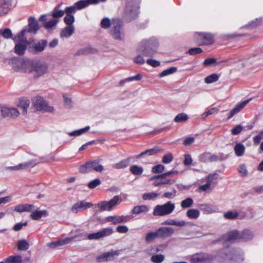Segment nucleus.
Instances as JSON below:
<instances>
[{
  "label": "nucleus",
  "instance_id": "obj_45",
  "mask_svg": "<svg viewBox=\"0 0 263 263\" xmlns=\"http://www.w3.org/2000/svg\"><path fill=\"white\" fill-rule=\"evenodd\" d=\"M31 163L29 162H26L24 163H21L17 165L14 166H11L8 167L9 170H22V169H25L27 168L28 166H30L31 165Z\"/></svg>",
  "mask_w": 263,
  "mask_h": 263
},
{
  "label": "nucleus",
  "instance_id": "obj_12",
  "mask_svg": "<svg viewBox=\"0 0 263 263\" xmlns=\"http://www.w3.org/2000/svg\"><path fill=\"white\" fill-rule=\"evenodd\" d=\"M92 206L93 204L92 203L82 200L74 203L71 208V211L74 213H77L90 208Z\"/></svg>",
  "mask_w": 263,
  "mask_h": 263
},
{
  "label": "nucleus",
  "instance_id": "obj_4",
  "mask_svg": "<svg viewBox=\"0 0 263 263\" xmlns=\"http://www.w3.org/2000/svg\"><path fill=\"white\" fill-rule=\"evenodd\" d=\"M175 204L168 201L164 204L156 205L153 210L154 216H163L171 214L175 209Z\"/></svg>",
  "mask_w": 263,
  "mask_h": 263
},
{
  "label": "nucleus",
  "instance_id": "obj_63",
  "mask_svg": "<svg viewBox=\"0 0 263 263\" xmlns=\"http://www.w3.org/2000/svg\"><path fill=\"white\" fill-rule=\"evenodd\" d=\"M165 170V167L161 164H159L154 166L152 168V172L154 173H161Z\"/></svg>",
  "mask_w": 263,
  "mask_h": 263
},
{
  "label": "nucleus",
  "instance_id": "obj_39",
  "mask_svg": "<svg viewBox=\"0 0 263 263\" xmlns=\"http://www.w3.org/2000/svg\"><path fill=\"white\" fill-rule=\"evenodd\" d=\"M159 194L155 192L146 193L143 194L142 198L144 200H155L158 196Z\"/></svg>",
  "mask_w": 263,
  "mask_h": 263
},
{
  "label": "nucleus",
  "instance_id": "obj_7",
  "mask_svg": "<svg viewBox=\"0 0 263 263\" xmlns=\"http://www.w3.org/2000/svg\"><path fill=\"white\" fill-rule=\"evenodd\" d=\"M213 260V256L206 253H196L191 256L192 263H210Z\"/></svg>",
  "mask_w": 263,
  "mask_h": 263
},
{
  "label": "nucleus",
  "instance_id": "obj_22",
  "mask_svg": "<svg viewBox=\"0 0 263 263\" xmlns=\"http://www.w3.org/2000/svg\"><path fill=\"white\" fill-rule=\"evenodd\" d=\"M27 33L26 29L22 30L13 38L14 42L15 43H28L26 36Z\"/></svg>",
  "mask_w": 263,
  "mask_h": 263
},
{
  "label": "nucleus",
  "instance_id": "obj_10",
  "mask_svg": "<svg viewBox=\"0 0 263 263\" xmlns=\"http://www.w3.org/2000/svg\"><path fill=\"white\" fill-rule=\"evenodd\" d=\"M119 200V196H115L109 201H103L99 202L97 206L101 211H110L113 207L118 204Z\"/></svg>",
  "mask_w": 263,
  "mask_h": 263
},
{
  "label": "nucleus",
  "instance_id": "obj_52",
  "mask_svg": "<svg viewBox=\"0 0 263 263\" xmlns=\"http://www.w3.org/2000/svg\"><path fill=\"white\" fill-rule=\"evenodd\" d=\"M0 35H2L5 39H10L12 36V33L9 28H6L2 30L0 29Z\"/></svg>",
  "mask_w": 263,
  "mask_h": 263
},
{
  "label": "nucleus",
  "instance_id": "obj_34",
  "mask_svg": "<svg viewBox=\"0 0 263 263\" xmlns=\"http://www.w3.org/2000/svg\"><path fill=\"white\" fill-rule=\"evenodd\" d=\"M174 182V180L170 179H159V180L155 181L153 184L155 186H158L163 184H172Z\"/></svg>",
  "mask_w": 263,
  "mask_h": 263
},
{
  "label": "nucleus",
  "instance_id": "obj_14",
  "mask_svg": "<svg viewBox=\"0 0 263 263\" xmlns=\"http://www.w3.org/2000/svg\"><path fill=\"white\" fill-rule=\"evenodd\" d=\"M131 219L130 216H111L106 217V221L111 222L113 224H117L121 223H125Z\"/></svg>",
  "mask_w": 263,
  "mask_h": 263
},
{
  "label": "nucleus",
  "instance_id": "obj_51",
  "mask_svg": "<svg viewBox=\"0 0 263 263\" xmlns=\"http://www.w3.org/2000/svg\"><path fill=\"white\" fill-rule=\"evenodd\" d=\"M60 6H57L52 13V16L56 18L62 16L65 13V11L59 9Z\"/></svg>",
  "mask_w": 263,
  "mask_h": 263
},
{
  "label": "nucleus",
  "instance_id": "obj_21",
  "mask_svg": "<svg viewBox=\"0 0 263 263\" xmlns=\"http://www.w3.org/2000/svg\"><path fill=\"white\" fill-rule=\"evenodd\" d=\"M250 99L246 100L242 102L237 104L231 110L228 117V119L232 118L235 115L238 113L250 101Z\"/></svg>",
  "mask_w": 263,
  "mask_h": 263
},
{
  "label": "nucleus",
  "instance_id": "obj_20",
  "mask_svg": "<svg viewBox=\"0 0 263 263\" xmlns=\"http://www.w3.org/2000/svg\"><path fill=\"white\" fill-rule=\"evenodd\" d=\"M47 44V42L46 40H42L33 46L32 48L30 49V51L34 53L41 52L45 49Z\"/></svg>",
  "mask_w": 263,
  "mask_h": 263
},
{
  "label": "nucleus",
  "instance_id": "obj_27",
  "mask_svg": "<svg viewBox=\"0 0 263 263\" xmlns=\"http://www.w3.org/2000/svg\"><path fill=\"white\" fill-rule=\"evenodd\" d=\"M66 245V238L59 239L47 243V246L52 249H61Z\"/></svg>",
  "mask_w": 263,
  "mask_h": 263
},
{
  "label": "nucleus",
  "instance_id": "obj_23",
  "mask_svg": "<svg viewBox=\"0 0 263 263\" xmlns=\"http://www.w3.org/2000/svg\"><path fill=\"white\" fill-rule=\"evenodd\" d=\"M34 209V207L32 204H23L16 205L14 210L19 213L24 212H30Z\"/></svg>",
  "mask_w": 263,
  "mask_h": 263
},
{
  "label": "nucleus",
  "instance_id": "obj_61",
  "mask_svg": "<svg viewBox=\"0 0 263 263\" xmlns=\"http://www.w3.org/2000/svg\"><path fill=\"white\" fill-rule=\"evenodd\" d=\"M202 52V50L201 48L199 47H195L190 49L187 53L190 55H194L199 53H201Z\"/></svg>",
  "mask_w": 263,
  "mask_h": 263
},
{
  "label": "nucleus",
  "instance_id": "obj_17",
  "mask_svg": "<svg viewBox=\"0 0 263 263\" xmlns=\"http://www.w3.org/2000/svg\"><path fill=\"white\" fill-rule=\"evenodd\" d=\"M158 238H165L171 236L174 232V230L172 228L170 227H161L157 231Z\"/></svg>",
  "mask_w": 263,
  "mask_h": 263
},
{
  "label": "nucleus",
  "instance_id": "obj_11",
  "mask_svg": "<svg viewBox=\"0 0 263 263\" xmlns=\"http://www.w3.org/2000/svg\"><path fill=\"white\" fill-rule=\"evenodd\" d=\"M113 232L114 231L112 228H106L101 230L97 233L89 234L87 238L90 240L99 239L102 237L111 235Z\"/></svg>",
  "mask_w": 263,
  "mask_h": 263
},
{
  "label": "nucleus",
  "instance_id": "obj_16",
  "mask_svg": "<svg viewBox=\"0 0 263 263\" xmlns=\"http://www.w3.org/2000/svg\"><path fill=\"white\" fill-rule=\"evenodd\" d=\"M40 27L37 20L33 16H30L28 18V24L27 29V32L35 34L39 29Z\"/></svg>",
  "mask_w": 263,
  "mask_h": 263
},
{
  "label": "nucleus",
  "instance_id": "obj_18",
  "mask_svg": "<svg viewBox=\"0 0 263 263\" xmlns=\"http://www.w3.org/2000/svg\"><path fill=\"white\" fill-rule=\"evenodd\" d=\"M12 0L0 1V16L7 14L10 9Z\"/></svg>",
  "mask_w": 263,
  "mask_h": 263
},
{
  "label": "nucleus",
  "instance_id": "obj_48",
  "mask_svg": "<svg viewBox=\"0 0 263 263\" xmlns=\"http://www.w3.org/2000/svg\"><path fill=\"white\" fill-rule=\"evenodd\" d=\"M29 245L27 241L25 239L19 240L18 241V249L20 250H26L29 248Z\"/></svg>",
  "mask_w": 263,
  "mask_h": 263
},
{
  "label": "nucleus",
  "instance_id": "obj_15",
  "mask_svg": "<svg viewBox=\"0 0 263 263\" xmlns=\"http://www.w3.org/2000/svg\"><path fill=\"white\" fill-rule=\"evenodd\" d=\"M0 113L4 117H16L20 114L17 108L7 107H0Z\"/></svg>",
  "mask_w": 263,
  "mask_h": 263
},
{
  "label": "nucleus",
  "instance_id": "obj_44",
  "mask_svg": "<svg viewBox=\"0 0 263 263\" xmlns=\"http://www.w3.org/2000/svg\"><path fill=\"white\" fill-rule=\"evenodd\" d=\"M89 129H90V127L89 126H87L85 127V128H81V129L75 130L74 132L69 133L68 135L69 136H80V135L83 134L85 133L86 132H87L88 130H89Z\"/></svg>",
  "mask_w": 263,
  "mask_h": 263
},
{
  "label": "nucleus",
  "instance_id": "obj_9",
  "mask_svg": "<svg viewBox=\"0 0 263 263\" xmlns=\"http://www.w3.org/2000/svg\"><path fill=\"white\" fill-rule=\"evenodd\" d=\"M34 107L39 110H43L47 112H52L53 110L52 107L48 105L44 99L41 97H36L33 100Z\"/></svg>",
  "mask_w": 263,
  "mask_h": 263
},
{
  "label": "nucleus",
  "instance_id": "obj_46",
  "mask_svg": "<svg viewBox=\"0 0 263 263\" xmlns=\"http://www.w3.org/2000/svg\"><path fill=\"white\" fill-rule=\"evenodd\" d=\"M177 67H170V68L162 71L159 74V77L161 78L163 77L164 76L172 74V73L175 72L176 71H177Z\"/></svg>",
  "mask_w": 263,
  "mask_h": 263
},
{
  "label": "nucleus",
  "instance_id": "obj_49",
  "mask_svg": "<svg viewBox=\"0 0 263 263\" xmlns=\"http://www.w3.org/2000/svg\"><path fill=\"white\" fill-rule=\"evenodd\" d=\"M165 257L162 254H156L153 255L151 260L154 263H161L164 260Z\"/></svg>",
  "mask_w": 263,
  "mask_h": 263
},
{
  "label": "nucleus",
  "instance_id": "obj_64",
  "mask_svg": "<svg viewBox=\"0 0 263 263\" xmlns=\"http://www.w3.org/2000/svg\"><path fill=\"white\" fill-rule=\"evenodd\" d=\"M238 171L242 176H246L248 175V171L246 166L244 164H240L238 167Z\"/></svg>",
  "mask_w": 263,
  "mask_h": 263
},
{
  "label": "nucleus",
  "instance_id": "obj_58",
  "mask_svg": "<svg viewBox=\"0 0 263 263\" xmlns=\"http://www.w3.org/2000/svg\"><path fill=\"white\" fill-rule=\"evenodd\" d=\"M58 22V20L55 18L51 19L45 23V27L48 29H51L56 25Z\"/></svg>",
  "mask_w": 263,
  "mask_h": 263
},
{
  "label": "nucleus",
  "instance_id": "obj_13",
  "mask_svg": "<svg viewBox=\"0 0 263 263\" xmlns=\"http://www.w3.org/2000/svg\"><path fill=\"white\" fill-rule=\"evenodd\" d=\"M120 254L119 250L111 251L102 254L97 257L98 261H108L115 259Z\"/></svg>",
  "mask_w": 263,
  "mask_h": 263
},
{
  "label": "nucleus",
  "instance_id": "obj_38",
  "mask_svg": "<svg viewBox=\"0 0 263 263\" xmlns=\"http://www.w3.org/2000/svg\"><path fill=\"white\" fill-rule=\"evenodd\" d=\"M199 214V211L197 209H190L186 212V216L190 219H197Z\"/></svg>",
  "mask_w": 263,
  "mask_h": 263
},
{
  "label": "nucleus",
  "instance_id": "obj_25",
  "mask_svg": "<svg viewBox=\"0 0 263 263\" xmlns=\"http://www.w3.org/2000/svg\"><path fill=\"white\" fill-rule=\"evenodd\" d=\"M149 210L148 206L146 205H141L135 206L131 211L133 214L139 215L141 214H145Z\"/></svg>",
  "mask_w": 263,
  "mask_h": 263
},
{
  "label": "nucleus",
  "instance_id": "obj_24",
  "mask_svg": "<svg viewBox=\"0 0 263 263\" xmlns=\"http://www.w3.org/2000/svg\"><path fill=\"white\" fill-rule=\"evenodd\" d=\"M224 237L226 240L229 242L240 241L239 232L237 231H233L228 233Z\"/></svg>",
  "mask_w": 263,
  "mask_h": 263
},
{
  "label": "nucleus",
  "instance_id": "obj_32",
  "mask_svg": "<svg viewBox=\"0 0 263 263\" xmlns=\"http://www.w3.org/2000/svg\"><path fill=\"white\" fill-rule=\"evenodd\" d=\"M90 171H95L97 172H101L103 171L104 167L103 165L99 164L97 160L89 161Z\"/></svg>",
  "mask_w": 263,
  "mask_h": 263
},
{
  "label": "nucleus",
  "instance_id": "obj_33",
  "mask_svg": "<svg viewBox=\"0 0 263 263\" xmlns=\"http://www.w3.org/2000/svg\"><path fill=\"white\" fill-rule=\"evenodd\" d=\"M235 154L238 157L242 156L245 153V147L241 143H237L234 147Z\"/></svg>",
  "mask_w": 263,
  "mask_h": 263
},
{
  "label": "nucleus",
  "instance_id": "obj_30",
  "mask_svg": "<svg viewBox=\"0 0 263 263\" xmlns=\"http://www.w3.org/2000/svg\"><path fill=\"white\" fill-rule=\"evenodd\" d=\"M47 215V212L45 210L41 211L36 210L31 214L30 217L33 220H37L40 219L43 216H46Z\"/></svg>",
  "mask_w": 263,
  "mask_h": 263
},
{
  "label": "nucleus",
  "instance_id": "obj_1",
  "mask_svg": "<svg viewBox=\"0 0 263 263\" xmlns=\"http://www.w3.org/2000/svg\"><path fill=\"white\" fill-rule=\"evenodd\" d=\"M13 68L15 71L28 73L34 78L43 76L47 70V66L45 64L38 61L24 59L15 60L13 63Z\"/></svg>",
  "mask_w": 263,
  "mask_h": 263
},
{
  "label": "nucleus",
  "instance_id": "obj_6",
  "mask_svg": "<svg viewBox=\"0 0 263 263\" xmlns=\"http://www.w3.org/2000/svg\"><path fill=\"white\" fill-rule=\"evenodd\" d=\"M138 6L133 1L128 2L125 7L124 17L128 21L135 20L138 14Z\"/></svg>",
  "mask_w": 263,
  "mask_h": 263
},
{
  "label": "nucleus",
  "instance_id": "obj_50",
  "mask_svg": "<svg viewBox=\"0 0 263 263\" xmlns=\"http://www.w3.org/2000/svg\"><path fill=\"white\" fill-rule=\"evenodd\" d=\"M158 238V236L157 233V231L155 232H151L149 233H148L145 237V241L147 242H150L152 241L153 240H154L156 238Z\"/></svg>",
  "mask_w": 263,
  "mask_h": 263
},
{
  "label": "nucleus",
  "instance_id": "obj_54",
  "mask_svg": "<svg viewBox=\"0 0 263 263\" xmlns=\"http://www.w3.org/2000/svg\"><path fill=\"white\" fill-rule=\"evenodd\" d=\"M84 9L90 5H96L99 3V0H80Z\"/></svg>",
  "mask_w": 263,
  "mask_h": 263
},
{
  "label": "nucleus",
  "instance_id": "obj_60",
  "mask_svg": "<svg viewBox=\"0 0 263 263\" xmlns=\"http://www.w3.org/2000/svg\"><path fill=\"white\" fill-rule=\"evenodd\" d=\"M75 28L73 23L67 24V37L70 36L74 32Z\"/></svg>",
  "mask_w": 263,
  "mask_h": 263
},
{
  "label": "nucleus",
  "instance_id": "obj_40",
  "mask_svg": "<svg viewBox=\"0 0 263 263\" xmlns=\"http://www.w3.org/2000/svg\"><path fill=\"white\" fill-rule=\"evenodd\" d=\"M189 119L188 116L185 113L178 114L175 118L174 121L176 123L184 122Z\"/></svg>",
  "mask_w": 263,
  "mask_h": 263
},
{
  "label": "nucleus",
  "instance_id": "obj_26",
  "mask_svg": "<svg viewBox=\"0 0 263 263\" xmlns=\"http://www.w3.org/2000/svg\"><path fill=\"white\" fill-rule=\"evenodd\" d=\"M28 44V43H15L14 48L15 52L19 55H23L27 49Z\"/></svg>",
  "mask_w": 263,
  "mask_h": 263
},
{
  "label": "nucleus",
  "instance_id": "obj_42",
  "mask_svg": "<svg viewBox=\"0 0 263 263\" xmlns=\"http://www.w3.org/2000/svg\"><path fill=\"white\" fill-rule=\"evenodd\" d=\"M239 216V214L236 212L228 211L224 213L223 216L227 219L233 220L237 219Z\"/></svg>",
  "mask_w": 263,
  "mask_h": 263
},
{
  "label": "nucleus",
  "instance_id": "obj_37",
  "mask_svg": "<svg viewBox=\"0 0 263 263\" xmlns=\"http://www.w3.org/2000/svg\"><path fill=\"white\" fill-rule=\"evenodd\" d=\"M7 263H23L22 258L21 256H10L6 259Z\"/></svg>",
  "mask_w": 263,
  "mask_h": 263
},
{
  "label": "nucleus",
  "instance_id": "obj_36",
  "mask_svg": "<svg viewBox=\"0 0 263 263\" xmlns=\"http://www.w3.org/2000/svg\"><path fill=\"white\" fill-rule=\"evenodd\" d=\"M129 170L131 173L134 175H140L143 172V167L137 165H132Z\"/></svg>",
  "mask_w": 263,
  "mask_h": 263
},
{
  "label": "nucleus",
  "instance_id": "obj_3",
  "mask_svg": "<svg viewBox=\"0 0 263 263\" xmlns=\"http://www.w3.org/2000/svg\"><path fill=\"white\" fill-rule=\"evenodd\" d=\"M194 39L199 46L211 45L215 42L214 35L210 32H196L194 34Z\"/></svg>",
  "mask_w": 263,
  "mask_h": 263
},
{
  "label": "nucleus",
  "instance_id": "obj_59",
  "mask_svg": "<svg viewBox=\"0 0 263 263\" xmlns=\"http://www.w3.org/2000/svg\"><path fill=\"white\" fill-rule=\"evenodd\" d=\"M218 177V174L217 173H215L212 174H210L207 177L206 181L211 184L213 183L216 182L215 181L217 179Z\"/></svg>",
  "mask_w": 263,
  "mask_h": 263
},
{
  "label": "nucleus",
  "instance_id": "obj_8",
  "mask_svg": "<svg viewBox=\"0 0 263 263\" xmlns=\"http://www.w3.org/2000/svg\"><path fill=\"white\" fill-rule=\"evenodd\" d=\"M84 9V7L81 2V1L75 3L72 6L67 7V24L73 23L74 17L72 15L77 10Z\"/></svg>",
  "mask_w": 263,
  "mask_h": 263
},
{
  "label": "nucleus",
  "instance_id": "obj_28",
  "mask_svg": "<svg viewBox=\"0 0 263 263\" xmlns=\"http://www.w3.org/2000/svg\"><path fill=\"white\" fill-rule=\"evenodd\" d=\"M239 236L240 241H247L251 239L253 235L250 231L246 230L241 232H239Z\"/></svg>",
  "mask_w": 263,
  "mask_h": 263
},
{
  "label": "nucleus",
  "instance_id": "obj_41",
  "mask_svg": "<svg viewBox=\"0 0 263 263\" xmlns=\"http://www.w3.org/2000/svg\"><path fill=\"white\" fill-rule=\"evenodd\" d=\"M219 78V75L216 73H213L204 79V82L206 84H210L216 82Z\"/></svg>",
  "mask_w": 263,
  "mask_h": 263
},
{
  "label": "nucleus",
  "instance_id": "obj_62",
  "mask_svg": "<svg viewBox=\"0 0 263 263\" xmlns=\"http://www.w3.org/2000/svg\"><path fill=\"white\" fill-rule=\"evenodd\" d=\"M100 184H101L100 180L98 178H97V179H95V180L90 181L88 184V187L89 189H92L95 188L96 187H97Z\"/></svg>",
  "mask_w": 263,
  "mask_h": 263
},
{
  "label": "nucleus",
  "instance_id": "obj_43",
  "mask_svg": "<svg viewBox=\"0 0 263 263\" xmlns=\"http://www.w3.org/2000/svg\"><path fill=\"white\" fill-rule=\"evenodd\" d=\"M29 105V101L27 99H20L18 106L23 109V113L27 114V109Z\"/></svg>",
  "mask_w": 263,
  "mask_h": 263
},
{
  "label": "nucleus",
  "instance_id": "obj_53",
  "mask_svg": "<svg viewBox=\"0 0 263 263\" xmlns=\"http://www.w3.org/2000/svg\"><path fill=\"white\" fill-rule=\"evenodd\" d=\"M79 172L82 174H85L91 172L89 161L86 162L84 165H81L79 167Z\"/></svg>",
  "mask_w": 263,
  "mask_h": 263
},
{
  "label": "nucleus",
  "instance_id": "obj_29",
  "mask_svg": "<svg viewBox=\"0 0 263 263\" xmlns=\"http://www.w3.org/2000/svg\"><path fill=\"white\" fill-rule=\"evenodd\" d=\"M129 161L130 158H128L122 160L117 163L113 164L112 167L113 168L117 170L123 169L126 168L128 166Z\"/></svg>",
  "mask_w": 263,
  "mask_h": 263
},
{
  "label": "nucleus",
  "instance_id": "obj_19",
  "mask_svg": "<svg viewBox=\"0 0 263 263\" xmlns=\"http://www.w3.org/2000/svg\"><path fill=\"white\" fill-rule=\"evenodd\" d=\"M163 152V149L158 147H155L153 148L148 149L144 152L141 153L138 155L136 156V158L139 159L144 156H149L155 155L158 153H160Z\"/></svg>",
  "mask_w": 263,
  "mask_h": 263
},
{
  "label": "nucleus",
  "instance_id": "obj_57",
  "mask_svg": "<svg viewBox=\"0 0 263 263\" xmlns=\"http://www.w3.org/2000/svg\"><path fill=\"white\" fill-rule=\"evenodd\" d=\"M173 160V156L171 153H168L165 155L162 159V162L164 164H168L171 162Z\"/></svg>",
  "mask_w": 263,
  "mask_h": 263
},
{
  "label": "nucleus",
  "instance_id": "obj_56",
  "mask_svg": "<svg viewBox=\"0 0 263 263\" xmlns=\"http://www.w3.org/2000/svg\"><path fill=\"white\" fill-rule=\"evenodd\" d=\"M100 25L102 28L107 29L111 26V23L108 18L104 17L102 20Z\"/></svg>",
  "mask_w": 263,
  "mask_h": 263
},
{
  "label": "nucleus",
  "instance_id": "obj_2",
  "mask_svg": "<svg viewBox=\"0 0 263 263\" xmlns=\"http://www.w3.org/2000/svg\"><path fill=\"white\" fill-rule=\"evenodd\" d=\"M158 44L150 41H143L138 48L139 52L145 57H153L156 53Z\"/></svg>",
  "mask_w": 263,
  "mask_h": 263
},
{
  "label": "nucleus",
  "instance_id": "obj_55",
  "mask_svg": "<svg viewBox=\"0 0 263 263\" xmlns=\"http://www.w3.org/2000/svg\"><path fill=\"white\" fill-rule=\"evenodd\" d=\"M199 208L200 210L205 212L206 213H210L213 211L212 206L210 204H200Z\"/></svg>",
  "mask_w": 263,
  "mask_h": 263
},
{
  "label": "nucleus",
  "instance_id": "obj_35",
  "mask_svg": "<svg viewBox=\"0 0 263 263\" xmlns=\"http://www.w3.org/2000/svg\"><path fill=\"white\" fill-rule=\"evenodd\" d=\"M96 52V50L93 49L90 47H86L80 49L76 53L75 55H80L83 54H87L89 53H93Z\"/></svg>",
  "mask_w": 263,
  "mask_h": 263
},
{
  "label": "nucleus",
  "instance_id": "obj_47",
  "mask_svg": "<svg viewBox=\"0 0 263 263\" xmlns=\"http://www.w3.org/2000/svg\"><path fill=\"white\" fill-rule=\"evenodd\" d=\"M194 203L192 198L189 197L182 201L181 203V206L183 209H185L191 207Z\"/></svg>",
  "mask_w": 263,
  "mask_h": 263
},
{
  "label": "nucleus",
  "instance_id": "obj_5",
  "mask_svg": "<svg viewBox=\"0 0 263 263\" xmlns=\"http://www.w3.org/2000/svg\"><path fill=\"white\" fill-rule=\"evenodd\" d=\"M122 22L119 19H112L111 27L110 30V33L114 39L118 40H122L124 38V34L121 32Z\"/></svg>",
  "mask_w": 263,
  "mask_h": 263
},
{
  "label": "nucleus",
  "instance_id": "obj_31",
  "mask_svg": "<svg viewBox=\"0 0 263 263\" xmlns=\"http://www.w3.org/2000/svg\"><path fill=\"white\" fill-rule=\"evenodd\" d=\"M228 158V155H224L223 153H219L217 155L210 154V157L209 158V162H214L217 161H223L227 159Z\"/></svg>",
  "mask_w": 263,
  "mask_h": 263
}]
</instances>
